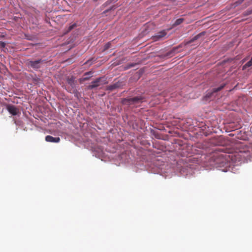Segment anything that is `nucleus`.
<instances>
[{
    "instance_id": "obj_8",
    "label": "nucleus",
    "mask_w": 252,
    "mask_h": 252,
    "mask_svg": "<svg viewBox=\"0 0 252 252\" xmlns=\"http://www.w3.org/2000/svg\"><path fill=\"white\" fill-rule=\"evenodd\" d=\"M92 74L93 72L92 71L86 72L84 75L85 77L82 79V80L86 81L89 80L90 78L92 76Z\"/></svg>"
},
{
    "instance_id": "obj_14",
    "label": "nucleus",
    "mask_w": 252,
    "mask_h": 252,
    "mask_svg": "<svg viewBox=\"0 0 252 252\" xmlns=\"http://www.w3.org/2000/svg\"><path fill=\"white\" fill-rule=\"evenodd\" d=\"M76 27V24L75 23L73 24L72 25H70L67 29V31L66 32H68L70 31H71L73 29H74L75 27Z\"/></svg>"
},
{
    "instance_id": "obj_18",
    "label": "nucleus",
    "mask_w": 252,
    "mask_h": 252,
    "mask_svg": "<svg viewBox=\"0 0 252 252\" xmlns=\"http://www.w3.org/2000/svg\"><path fill=\"white\" fill-rule=\"evenodd\" d=\"M242 1H243V0L239 1V4L241 3L242 2Z\"/></svg>"
},
{
    "instance_id": "obj_13",
    "label": "nucleus",
    "mask_w": 252,
    "mask_h": 252,
    "mask_svg": "<svg viewBox=\"0 0 252 252\" xmlns=\"http://www.w3.org/2000/svg\"><path fill=\"white\" fill-rule=\"evenodd\" d=\"M224 86H225V84H222L220 87H219L217 88H214L213 89V92L214 93L218 92L220 91L221 89H222L224 88Z\"/></svg>"
},
{
    "instance_id": "obj_11",
    "label": "nucleus",
    "mask_w": 252,
    "mask_h": 252,
    "mask_svg": "<svg viewBox=\"0 0 252 252\" xmlns=\"http://www.w3.org/2000/svg\"><path fill=\"white\" fill-rule=\"evenodd\" d=\"M252 66V57L250 61L247 62L243 66V70L246 69L247 67H249L250 66Z\"/></svg>"
},
{
    "instance_id": "obj_7",
    "label": "nucleus",
    "mask_w": 252,
    "mask_h": 252,
    "mask_svg": "<svg viewBox=\"0 0 252 252\" xmlns=\"http://www.w3.org/2000/svg\"><path fill=\"white\" fill-rule=\"evenodd\" d=\"M204 33L203 32H201L200 33H199L198 34L196 35V36H195L194 37H193L191 39H190L189 41L188 42H187L186 44H190L193 42H194L195 41H196V40H197L201 36L204 35Z\"/></svg>"
},
{
    "instance_id": "obj_6",
    "label": "nucleus",
    "mask_w": 252,
    "mask_h": 252,
    "mask_svg": "<svg viewBox=\"0 0 252 252\" xmlns=\"http://www.w3.org/2000/svg\"><path fill=\"white\" fill-rule=\"evenodd\" d=\"M45 140L48 142L59 143L61 139L59 137H53L52 136L47 135L45 137Z\"/></svg>"
},
{
    "instance_id": "obj_3",
    "label": "nucleus",
    "mask_w": 252,
    "mask_h": 252,
    "mask_svg": "<svg viewBox=\"0 0 252 252\" xmlns=\"http://www.w3.org/2000/svg\"><path fill=\"white\" fill-rule=\"evenodd\" d=\"M43 62V60L40 59L34 61H29L28 64V65L30 66L33 69H38L40 67V63H42Z\"/></svg>"
},
{
    "instance_id": "obj_1",
    "label": "nucleus",
    "mask_w": 252,
    "mask_h": 252,
    "mask_svg": "<svg viewBox=\"0 0 252 252\" xmlns=\"http://www.w3.org/2000/svg\"><path fill=\"white\" fill-rule=\"evenodd\" d=\"M144 97L142 96H135L132 98H124L121 100V103L124 105H131L139 104L142 102Z\"/></svg>"
},
{
    "instance_id": "obj_17",
    "label": "nucleus",
    "mask_w": 252,
    "mask_h": 252,
    "mask_svg": "<svg viewBox=\"0 0 252 252\" xmlns=\"http://www.w3.org/2000/svg\"><path fill=\"white\" fill-rule=\"evenodd\" d=\"M251 14H252V9H250V10H248L246 11V15H250Z\"/></svg>"
},
{
    "instance_id": "obj_4",
    "label": "nucleus",
    "mask_w": 252,
    "mask_h": 252,
    "mask_svg": "<svg viewBox=\"0 0 252 252\" xmlns=\"http://www.w3.org/2000/svg\"><path fill=\"white\" fill-rule=\"evenodd\" d=\"M167 34V32L165 30H163L157 33L156 35L153 37V39L154 41H158L160 40L161 38L165 36Z\"/></svg>"
},
{
    "instance_id": "obj_16",
    "label": "nucleus",
    "mask_w": 252,
    "mask_h": 252,
    "mask_svg": "<svg viewBox=\"0 0 252 252\" xmlns=\"http://www.w3.org/2000/svg\"><path fill=\"white\" fill-rule=\"evenodd\" d=\"M0 46L1 48H4L5 46V43L3 41H0Z\"/></svg>"
},
{
    "instance_id": "obj_10",
    "label": "nucleus",
    "mask_w": 252,
    "mask_h": 252,
    "mask_svg": "<svg viewBox=\"0 0 252 252\" xmlns=\"http://www.w3.org/2000/svg\"><path fill=\"white\" fill-rule=\"evenodd\" d=\"M184 21V19L183 18L178 19L177 20H176L175 23L173 24V26L176 27L178 25H179L181 24H182Z\"/></svg>"
},
{
    "instance_id": "obj_20",
    "label": "nucleus",
    "mask_w": 252,
    "mask_h": 252,
    "mask_svg": "<svg viewBox=\"0 0 252 252\" xmlns=\"http://www.w3.org/2000/svg\"><path fill=\"white\" fill-rule=\"evenodd\" d=\"M199 44V43H197L196 44H195L196 45H198Z\"/></svg>"
},
{
    "instance_id": "obj_2",
    "label": "nucleus",
    "mask_w": 252,
    "mask_h": 252,
    "mask_svg": "<svg viewBox=\"0 0 252 252\" xmlns=\"http://www.w3.org/2000/svg\"><path fill=\"white\" fill-rule=\"evenodd\" d=\"M106 83V80L104 79V77H99L92 82V84L88 86V88L89 89H93L101 85L105 84Z\"/></svg>"
},
{
    "instance_id": "obj_5",
    "label": "nucleus",
    "mask_w": 252,
    "mask_h": 252,
    "mask_svg": "<svg viewBox=\"0 0 252 252\" xmlns=\"http://www.w3.org/2000/svg\"><path fill=\"white\" fill-rule=\"evenodd\" d=\"M7 110L12 115H16L19 112L18 109L12 105H8L7 106Z\"/></svg>"
},
{
    "instance_id": "obj_15",
    "label": "nucleus",
    "mask_w": 252,
    "mask_h": 252,
    "mask_svg": "<svg viewBox=\"0 0 252 252\" xmlns=\"http://www.w3.org/2000/svg\"><path fill=\"white\" fill-rule=\"evenodd\" d=\"M110 46H111L110 42H108L107 43H106L104 47L103 51H105V50L108 49L109 48H110Z\"/></svg>"
},
{
    "instance_id": "obj_12",
    "label": "nucleus",
    "mask_w": 252,
    "mask_h": 252,
    "mask_svg": "<svg viewBox=\"0 0 252 252\" xmlns=\"http://www.w3.org/2000/svg\"><path fill=\"white\" fill-rule=\"evenodd\" d=\"M119 85L117 83L114 84L113 85H110L108 87V89L112 91L117 88L119 87Z\"/></svg>"
},
{
    "instance_id": "obj_19",
    "label": "nucleus",
    "mask_w": 252,
    "mask_h": 252,
    "mask_svg": "<svg viewBox=\"0 0 252 252\" xmlns=\"http://www.w3.org/2000/svg\"><path fill=\"white\" fill-rule=\"evenodd\" d=\"M107 11V10H106V11H104V13H105V12H106Z\"/></svg>"
},
{
    "instance_id": "obj_9",
    "label": "nucleus",
    "mask_w": 252,
    "mask_h": 252,
    "mask_svg": "<svg viewBox=\"0 0 252 252\" xmlns=\"http://www.w3.org/2000/svg\"><path fill=\"white\" fill-rule=\"evenodd\" d=\"M74 79L73 77L67 79V83L72 87L74 86Z\"/></svg>"
}]
</instances>
